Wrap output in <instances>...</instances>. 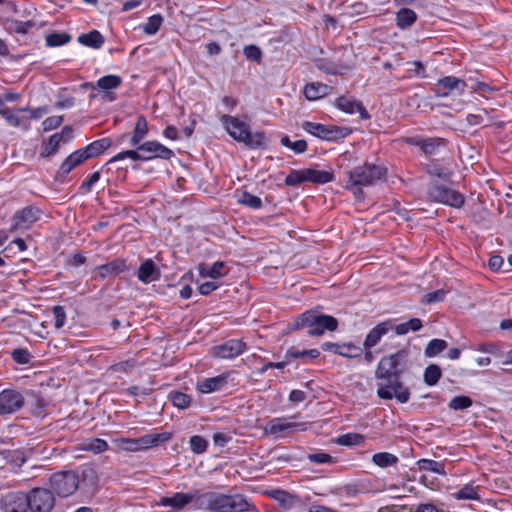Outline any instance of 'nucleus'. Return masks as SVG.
<instances>
[{
    "instance_id": "obj_1",
    "label": "nucleus",
    "mask_w": 512,
    "mask_h": 512,
    "mask_svg": "<svg viewBox=\"0 0 512 512\" xmlns=\"http://www.w3.org/2000/svg\"><path fill=\"white\" fill-rule=\"evenodd\" d=\"M158 506L182 510L192 505L195 510L213 512H248L254 506L241 494L226 495L218 492H204L190 489L187 492H176L172 496L161 497Z\"/></svg>"
},
{
    "instance_id": "obj_2",
    "label": "nucleus",
    "mask_w": 512,
    "mask_h": 512,
    "mask_svg": "<svg viewBox=\"0 0 512 512\" xmlns=\"http://www.w3.org/2000/svg\"><path fill=\"white\" fill-rule=\"evenodd\" d=\"M409 356L410 351L403 348L380 359L375 371L377 396L380 399L391 400L396 398L399 403L409 401L411 393L402 382L403 374L411 366Z\"/></svg>"
},
{
    "instance_id": "obj_3",
    "label": "nucleus",
    "mask_w": 512,
    "mask_h": 512,
    "mask_svg": "<svg viewBox=\"0 0 512 512\" xmlns=\"http://www.w3.org/2000/svg\"><path fill=\"white\" fill-rule=\"evenodd\" d=\"M220 121L227 133L237 142L244 143L250 149L267 148L269 140L264 132L252 133L250 126L235 116L224 114L220 117Z\"/></svg>"
},
{
    "instance_id": "obj_4",
    "label": "nucleus",
    "mask_w": 512,
    "mask_h": 512,
    "mask_svg": "<svg viewBox=\"0 0 512 512\" xmlns=\"http://www.w3.org/2000/svg\"><path fill=\"white\" fill-rule=\"evenodd\" d=\"M385 175V167L366 162L347 172L348 180L345 188L351 190L357 199H363L362 187L374 185Z\"/></svg>"
},
{
    "instance_id": "obj_5",
    "label": "nucleus",
    "mask_w": 512,
    "mask_h": 512,
    "mask_svg": "<svg viewBox=\"0 0 512 512\" xmlns=\"http://www.w3.org/2000/svg\"><path fill=\"white\" fill-rule=\"evenodd\" d=\"M307 328L310 336H320L325 331H335L338 321L335 317L319 313L316 310H308L302 313L293 324V329Z\"/></svg>"
},
{
    "instance_id": "obj_6",
    "label": "nucleus",
    "mask_w": 512,
    "mask_h": 512,
    "mask_svg": "<svg viewBox=\"0 0 512 512\" xmlns=\"http://www.w3.org/2000/svg\"><path fill=\"white\" fill-rule=\"evenodd\" d=\"M301 127L307 133L325 141H338L352 132L349 127L323 125L311 121H304Z\"/></svg>"
},
{
    "instance_id": "obj_7",
    "label": "nucleus",
    "mask_w": 512,
    "mask_h": 512,
    "mask_svg": "<svg viewBox=\"0 0 512 512\" xmlns=\"http://www.w3.org/2000/svg\"><path fill=\"white\" fill-rule=\"evenodd\" d=\"M427 194L430 200L442 203L453 208H460L464 204V196L450 187L433 182L429 185Z\"/></svg>"
},
{
    "instance_id": "obj_8",
    "label": "nucleus",
    "mask_w": 512,
    "mask_h": 512,
    "mask_svg": "<svg viewBox=\"0 0 512 512\" xmlns=\"http://www.w3.org/2000/svg\"><path fill=\"white\" fill-rule=\"evenodd\" d=\"M79 482V475L73 470L59 471L50 477V485L60 497L73 494L77 490Z\"/></svg>"
},
{
    "instance_id": "obj_9",
    "label": "nucleus",
    "mask_w": 512,
    "mask_h": 512,
    "mask_svg": "<svg viewBox=\"0 0 512 512\" xmlns=\"http://www.w3.org/2000/svg\"><path fill=\"white\" fill-rule=\"evenodd\" d=\"M31 512H50L55 505L53 493L46 488H34L27 494Z\"/></svg>"
},
{
    "instance_id": "obj_10",
    "label": "nucleus",
    "mask_w": 512,
    "mask_h": 512,
    "mask_svg": "<svg viewBox=\"0 0 512 512\" xmlns=\"http://www.w3.org/2000/svg\"><path fill=\"white\" fill-rule=\"evenodd\" d=\"M139 150L145 159L143 162L151 161L153 159L170 160L175 156V153L170 148L164 146L156 140L146 141L139 144Z\"/></svg>"
},
{
    "instance_id": "obj_11",
    "label": "nucleus",
    "mask_w": 512,
    "mask_h": 512,
    "mask_svg": "<svg viewBox=\"0 0 512 512\" xmlns=\"http://www.w3.org/2000/svg\"><path fill=\"white\" fill-rule=\"evenodd\" d=\"M41 215L42 211L38 207L26 206L14 213L11 230L28 229L40 219Z\"/></svg>"
},
{
    "instance_id": "obj_12",
    "label": "nucleus",
    "mask_w": 512,
    "mask_h": 512,
    "mask_svg": "<svg viewBox=\"0 0 512 512\" xmlns=\"http://www.w3.org/2000/svg\"><path fill=\"white\" fill-rule=\"evenodd\" d=\"M24 405V396L15 389L0 392V415L12 414Z\"/></svg>"
},
{
    "instance_id": "obj_13",
    "label": "nucleus",
    "mask_w": 512,
    "mask_h": 512,
    "mask_svg": "<svg viewBox=\"0 0 512 512\" xmlns=\"http://www.w3.org/2000/svg\"><path fill=\"white\" fill-rule=\"evenodd\" d=\"M467 87L468 82L465 80L455 76H446L437 81L434 91L437 97H447L453 91H457L459 95H462Z\"/></svg>"
},
{
    "instance_id": "obj_14",
    "label": "nucleus",
    "mask_w": 512,
    "mask_h": 512,
    "mask_svg": "<svg viewBox=\"0 0 512 512\" xmlns=\"http://www.w3.org/2000/svg\"><path fill=\"white\" fill-rule=\"evenodd\" d=\"M246 343L240 339H230L212 348L213 355L221 359H233L246 350Z\"/></svg>"
},
{
    "instance_id": "obj_15",
    "label": "nucleus",
    "mask_w": 512,
    "mask_h": 512,
    "mask_svg": "<svg viewBox=\"0 0 512 512\" xmlns=\"http://www.w3.org/2000/svg\"><path fill=\"white\" fill-rule=\"evenodd\" d=\"M1 509L3 512H27V494L20 491L7 493L1 498Z\"/></svg>"
},
{
    "instance_id": "obj_16",
    "label": "nucleus",
    "mask_w": 512,
    "mask_h": 512,
    "mask_svg": "<svg viewBox=\"0 0 512 512\" xmlns=\"http://www.w3.org/2000/svg\"><path fill=\"white\" fill-rule=\"evenodd\" d=\"M391 330H393V324L390 320L378 323L366 335L363 342L364 349H372L375 347L377 344H379L382 337Z\"/></svg>"
},
{
    "instance_id": "obj_17",
    "label": "nucleus",
    "mask_w": 512,
    "mask_h": 512,
    "mask_svg": "<svg viewBox=\"0 0 512 512\" xmlns=\"http://www.w3.org/2000/svg\"><path fill=\"white\" fill-rule=\"evenodd\" d=\"M335 105L338 109L348 114H353L357 111L360 115V118L363 120L370 119L371 117L361 102H358L350 97H338L336 99Z\"/></svg>"
},
{
    "instance_id": "obj_18",
    "label": "nucleus",
    "mask_w": 512,
    "mask_h": 512,
    "mask_svg": "<svg viewBox=\"0 0 512 512\" xmlns=\"http://www.w3.org/2000/svg\"><path fill=\"white\" fill-rule=\"evenodd\" d=\"M122 83V78L118 75H106L99 78L95 83H90L92 89H99L106 92V97L113 101L115 95L110 90L118 88Z\"/></svg>"
},
{
    "instance_id": "obj_19",
    "label": "nucleus",
    "mask_w": 512,
    "mask_h": 512,
    "mask_svg": "<svg viewBox=\"0 0 512 512\" xmlns=\"http://www.w3.org/2000/svg\"><path fill=\"white\" fill-rule=\"evenodd\" d=\"M86 160L87 156L84 155L81 149L74 151L61 163L59 170L57 172V177H66L74 168H76Z\"/></svg>"
},
{
    "instance_id": "obj_20",
    "label": "nucleus",
    "mask_w": 512,
    "mask_h": 512,
    "mask_svg": "<svg viewBox=\"0 0 512 512\" xmlns=\"http://www.w3.org/2000/svg\"><path fill=\"white\" fill-rule=\"evenodd\" d=\"M227 374H221L216 377L205 378L198 382L196 389L202 394H209L220 391L227 383Z\"/></svg>"
},
{
    "instance_id": "obj_21",
    "label": "nucleus",
    "mask_w": 512,
    "mask_h": 512,
    "mask_svg": "<svg viewBox=\"0 0 512 512\" xmlns=\"http://www.w3.org/2000/svg\"><path fill=\"white\" fill-rule=\"evenodd\" d=\"M332 90L333 87L327 84L321 82H311L305 85L303 93L307 100L315 101L329 95Z\"/></svg>"
},
{
    "instance_id": "obj_22",
    "label": "nucleus",
    "mask_w": 512,
    "mask_h": 512,
    "mask_svg": "<svg viewBox=\"0 0 512 512\" xmlns=\"http://www.w3.org/2000/svg\"><path fill=\"white\" fill-rule=\"evenodd\" d=\"M126 268V261L124 259H115L96 267V272L100 278H106L108 276H117L125 271Z\"/></svg>"
},
{
    "instance_id": "obj_23",
    "label": "nucleus",
    "mask_w": 512,
    "mask_h": 512,
    "mask_svg": "<svg viewBox=\"0 0 512 512\" xmlns=\"http://www.w3.org/2000/svg\"><path fill=\"white\" fill-rule=\"evenodd\" d=\"M304 424L288 421L284 417L274 418L267 424L266 431L279 436L282 432L302 427Z\"/></svg>"
},
{
    "instance_id": "obj_24",
    "label": "nucleus",
    "mask_w": 512,
    "mask_h": 512,
    "mask_svg": "<svg viewBox=\"0 0 512 512\" xmlns=\"http://www.w3.org/2000/svg\"><path fill=\"white\" fill-rule=\"evenodd\" d=\"M112 144V140L109 137L101 138L92 143L88 144L86 147L80 148L84 155L87 156V160L93 157H97L102 154L105 150H107Z\"/></svg>"
},
{
    "instance_id": "obj_25",
    "label": "nucleus",
    "mask_w": 512,
    "mask_h": 512,
    "mask_svg": "<svg viewBox=\"0 0 512 512\" xmlns=\"http://www.w3.org/2000/svg\"><path fill=\"white\" fill-rule=\"evenodd\" d=\"M305 178L306 182L323 185L334 180V173L326 170H316L313 168H306Z\"/></svg>"
},
{
    "instance_id": "obj_26",
    "label": "nucleus",
    "mask_w": 512,
    "mask_h": 512,
    "mask_svg": "<svg viewBox=\"0 0 512 512\" xmlns=\"http://www.w3.org/2000/svg\"><path fill=\"white\" fill-rule=\"evenodd\" d=\"M316 67L320 71L330 75H343L344 72L349 69L347 65L334 62L326 58L318 59L316 62Z\"/></svg>"
},
{
    "instance_id": "obj_27",
    "label": "nucleus",
    "mask_w": 512,
    "mask_h": 512,
    "mask_svg": "<svg viewBox=\"0 0 512 512\" xmlns=\"http://www.w3.org/2000/svg\"><path fill=\"white\" fill-rule=\"evenodd\" d=\"M417 14L410 8H401L396 13V25L401 30L409 29L417 21Z\"/></svg>"
},
{
    "instance_id": "obj_28",
    "label": "nucleus",
    "mask_w": 512,
    "mask_h": 512,
    "mask_svg": "<svg viewBox=\"0 0 512 512\" xmlns=\"http://www.w3.org/2000/svg\"><path fill=\"white\" fill-rule=\"evenodd\" d=\"M272 498L285 510L296 508V504L300 503V499L284 490H274L271 494Z\"/></svg>"
},
{
    "instance_id": "obj_29",
    "label": "nucleus",
    "mask_w": 512,
    "mask_h": 512,
    "mask_svg": "<svg viewBox=\"0 0 512 512\" xmlns=\"http://www.w3.org/2000/svg\"><path fill=\"white\" fill-rule=\"evenodd\" d=\"M159 272L151 259L145 260L139 267L137 277L143 283H150L156 280Z\"/></svg>"
},
{
    "instance_id": "obj_30",
    "label": "nucleus",
    "mask_w": 512,
    "mask_h": 512,
    "mask_svg": "<svg viewBox=\"0 0 512 512\" xmlns=\"http://www.w3.org/2000/svg\"><path fill=\"white\" fill-rule=\"evenodd\" d=\"M78 42L83 46L99 49L104 44L105 38L98 30H92L88 33L79 35Z\"/></svg>"
},
{
    "instance_id": "obj_31",
    "label": "nucleus",
    "mask_w": 512,
    "mask_h": 512,
    "mask_svg": "<svg viewBox=\"0 0 512 512\" xmlns=\"http://www.w3.org/2000/svg\"><path fill=\"white\" fill-rule=\"evenodd\" d=\"M148 122L144 116H139L136 120L133 135L130 138V145H139L148 134Z\"/></svg>"
},
{
    "instance_id": "obj_32",
    "label": "nucleus",
    "mask_w": 512,
    "mask_h": 512,
    "mask_svg": "<svg viewBox=\"0 0 512 512\" xmlns=\"http://www.w3.org/2000/svg\"><path fill=\"white\" fill-rule=\"evenodd\" d=\"M0 115L5 119L8 125L13 127H21L24 130L29 129V122L20 118L17 113L8 107L0 108Z\"/></svg>"
},
{
    "instance_id": "obj_33",
    "label": "nucleus",
    "mask_w": 512,
    "mask_h": 512,
    "mask_svg": "<svg viewBox=\"0 0 512 512\" xmlns=\"http://www.w3.org/2000/svg\"><path fill=\"white\" fill-rule=\"evenodd\" d=\"M224 267H225V264L222 261H217V262L213 263L212 266L200 264L199 265V274L201 277H210L212 279L217 280L225 275L222 272V269Z\"/></svg>"
},
{
    "instance_id": "obj_34",
    "label": "nucleus",
    "mask_w": 512,
    "mask_h": 512,
    "mask_svg": "<svg viewBox=\"0 0 512 512\" xmlns=\"http://www.w3.org/2000/svg\"><path fill=\"white\" fill-rule=\"evenodd\" d=\"M108 443L100 438H93L84 441L81 444V450L100 454L108 450Z\"/></svg>"
},
{
    "instance_id": "obj_35",
    "label": "nucleus",
    "mask_w": 512,
    "mask_h": 512,
    "mask_svg": "<svg viewBox=\"0 0 512 512\" xmlns=\"http://www.w3.org/2000/svg\"><path fill=\"white\" fill-rule=\"evenodd\" d=\"M168 399L173 406L182 410L190 407L192 403V397L180 391H171L168 395Z\"/></svg>"
},
{
    "instance_id": "obj_36",
    "label": "nucleus",
    "mask_w": 512,
    "mask_h": 512,
    "mask_svg": "<svg viewBox=\"0 0 512 512\" xmlns=\"http://www.w3.org/2000/svg\"><path fill=\"white\" fill-rule=\"evenodd\" d=\"M398 461H399V459L396 455L388 453V452H379V453H375L372 456V462L381 468L393 466V465L397 464Z\"/></svg>"
},
{
    "instance_id": "obj_37",
    "label": "nucleus",
    "mask_w": 512,
    "mask_h": 512,
    "mask_svg": "<svg viewBox=\"0 0 512 512\" xmlns=\"http://www.w3.org/2000/svg\"><path fill=\"white\" fill-rule=\"evenodd\" d=\"M441 376V368L436 364H430L424 370L423 379L428 386H434L438 383Z\"/></svg>"
},
{
    "instance_id": "obj_38",
    "label": "nucleus",
    "mask_w": 512,
    "mask_h": 512,
    "mask_svg": "<svg viewBox=\"0 0 512 512\" xmlns=\"http://www.w3.org/2000/svg\"><path fill=\"white\" fill-rule=\"evenodd\" d=\"M422 326V321L419 318H412L407 322L393 326V329L397 335H405L409 331H419Z\"/></svg>"
},
{
    "instance_id": "obj_39",
    "label": "nucleus",
    "mask_w": 512,
    "mask_h": 512,
    "mask_svg": "<svg viewBox=\"0 0 512 512\" xmlns=\"http://www.w3.org/2000/svg\"><path fill=\"white\" fill-rule=\"evenodd\" d=\"M448 346V343L443 339H432L428 342L424 354L426 357L432 358L443 352Z\"/></svg>"
},
{
    "instance_id": "obj_40",
    "label": "nucleus",
    "mask_w": 512,
    "mask_h": 512,
    "mask_svg": "<svg viewBox=\"0 0 512 512\" xmlns=\"http://www.w3.org/2000/svg\"><path fill=\"white\" fill-rule=\"evenodd\" d=\"M420 470L431 471L439 475H445L444 464L432 459H420L417 461Z\"/></svg>"
},
{
    "instance_id": "obj_41",
    "label": "nucleus",
    "mask_w": 512,
    "mask_h": 512,
    "mask_svg": "<svg viewBox=\"0 0 512 512\" xmlns=\"http://www.w3.org/2000/svg\"><path fill=\"white\" fill-rule=\"evenodd\" d=\"M132 146L135 147V149H133V150H125V151H122V152L118 153L117 155L112 157L107 162V164H110V163H113V162H116V161H120V160H124L126 158H129V159H131L133 161H142V159H145V157L142 156V153L139 150V145H132Z\"/></svg>"
},
{
    "instance_id": "obj_42",
    "label": "nucleus",
    "mask_w": 512,
    "mask_h": 512,
    "mask_svg": "<svg viewBox=\"0 0 512 512\" xmlns=\"http://www.w3.org/2000/svg\"><path fill=\"white\" fill-rule=\"evenodd\" d=\"M45 41L46 45L49 47H58L69 43L71 41V35L66 32H53L45 37Z\"/></svg>"
},
{
    "instance_id": "obj_43",
    "label": "nucleus",
    "mask_w": 512,
    "mask_h": 512,
    "mask_svg": "<svg viewBox=\"0 0 512 512\" xmlns=\"http://www.w3.org/2000/svg\"><path fill=\"white\" fill-rule=\"evenodd\" d=\"M58 135H52L47 141L43 142V148L40 153L41 158H47L55 155L60 148V142L57 140Z\"/></svg>"
},
{
    "instance_id": "obj_44",
    "label": "nucleus",
    "mask_w": 512,
    "mask_h": 512,
    "mask_svg": "<svg viewBox=\"0 0 512 512\" xmlns=\"http://www.w3.org/2000/svg\"><path fill=\"white\" fill-rule=\"evenodd\" d=\"M238 203L245 205L252 209H260L262 207V200L260 197L253 195L247 191H243L238 198Z\"/></svg>"
},
{
    "instance_id": "obj_45",
    "label": "nucleus",
    "mask_w": 512,
    "mask_h": 512,
    "mask_svg": "<svg viewBox=\"0 0 512 512\" xmlns=\"http://www.w3.org/2000/svg\"><path fill=\"white\" fill-rule=\"evenodd\" d=\"M208 441L201 435H193L189 439V447L195 454H203L207 451Z\"/></svg>"
},
{
    "instance_id": "obj_46",
    "label": "nucleus",
    "mask_w": 512,
    "mask_h": 512,
    "mask_svg": "<svg viewBox=\"0 0 512 512\" xmlns=\"http://www.w3.org/2000/svg\"><path fill=\"white\" fill-rule=\"evenodd\" d=\"M280 144L292 149L296 154H302L307 150V142L305 140L291 141L287 135L281 137Z\"/></svg>"
},
{
    "instance_id": "obj_47",
    "label": "nucleus",
    "mask_w": 512,
    "mask_h": 512,
    "mask_svg": "<svg viewBox=\"0 0 512 512\" xmlns=\"http://www.w3.org/2000/svg\"><path fill=\"white\" fill-rule=\"evenodd\" d=\"M162 22V16L160 14H154L147 19V22L143 26V31L148 35H154L160 29Z\"/></svg>"
},
{
    "instance_id": "obj_48",
    "label": "nucleus",
    "mask_w": 512,
    "mask_h": 512,
    "mask_svg": "<svg viewBox=\"0 0 512 512\" xmlns=\"http://www.w3.org/2000/svg\"><path fill=\"white\" fill-rule=\"evenodd\" d=\"M35 25L33 20H12L9 24V30L17 34H26L30 29L34 28Z\"/></svg>"
},
{
    "instance_id": "obj_49",
    "label": "nucleus",
    "mask_w": 512,
    "mask_h": 512,
    "mask_svg": "<svg viewBox=\"0 0 512 512\" xmlns=\"http://www.w3.org/2000/svg\"><path fill=\"white\" fill-rule=\"evenodd\" d=\"M303 182H306L304 169L291 170L284 180L285 185L290 187H296Z\"/></svg>"
},
{
    "instance_id": "obj_50",
    "label": "nucleus",
    "mask_w": 512,
    "mask_h": 512,
    "mask_svg": "<svg viewBox=\"0 0 512 512\" xmlns=\"http://www.w3.org/2000/svg\"><path fill=\"white\" fill-rule=\"evenodd\" d=\"M363 349L353 343H343L338 351V355L346 358H356L361 356Z\"/></svg>"
},
{
    "instance_id": "obj_51",
    "label": "nucleus",
    "mask_w": 512,
    "mask_h": 512,
    "mask_svg": "<svg viewBox=\"0 0 512 512\" xmlns=\"http://www.w3.org/2000/svg\"><path fill=\"white\" fill-rule=\"evenodd\" d=\"M472 404L473 401L469 396L461 395L452 398L448 404V407L452 410H464L471 407Z\"/></svg>"
},
{
    "instance_id": "obj_52",
    "label": "nucleus",
    "mask_w": 512,
    "mask_h": 512,
    "mask_svg": "<svg viewBox=\"0 0 512 512\" xmlns=\"http://www.w3.org/2000/svg\"><path fill=\"white\" fill-rule=\"evenodd\" d=\"M320 355V351L318 349H309V350H297L294 347H291L287 350L285 358L297 359L309 356L311 358H317Z\"/></svg>"
},
{
    "instance_id": "obj_53",
    "label": "nucleus",
    "mask_w": 512,
    "mask_h": 512,
    "mask_svg": "<svg viewBox=\"0 0 512 512\" xmlns=\"http://www.w3.org/2000/svg\"><path fill=\"white\" fill-rule=\"evenodd\" d=\"M466 82H468V87L472 91H478L483 96H485L487 93H492L496 90L494 87L490 86L489 84L482 82V81L474 80L472 77H469Z\"/></svg>"
},
{
    "instance_id": "obj_54",
    "label": "nucleus",
    "mask_w": 512,
    "mask_h": 512,
    "mask_svg": "<svg viewBox=\"0 0 512 512\" xmlns=\"http://www.w3.org/2000/svg\"><path fill=\"white\" fill-rule=\"evenodd\" d=\"M444 140L442 138L437 137H427L425 138V143L422 152L426 155H434L436 154L438 148L443 145Z\"/></svg>"
},
{
    "instance_id": "obj_55",
    "label": "nucleus",
    "mask_w": 512,
    "mask_h": 512,
    "mask_svg": "<svg viewBox=\"0 0 512 512\" xmlns=\"http://www.w3.org/2000/svg\"><path fill=\"white\" fill-rule=\"evenodd\" d=\"M11 357L12 359L20 365H26L29 364L32 355L26 348H16L13 351H11Z\"/></svg>"
},
{
    "instance_id": "obj_56",
    "label": "nucleus",
    "mask_w": 512,
    "mask_h": 512,
    "mask_svg": "<svg viewBox=\"0 0 512 512\" xmlns=\"http://www.w3.org/2000/svg\"><path fill=\"white\" fill-rule=\"evenodd\" d=\"M477 487H475L472 483L466 484L464 487H462L460 490L455 492L453 496L456 499H477Z\"/></svg>"
},
{
    "instance_id": "obj_57",
    "label": "nucleus",
    "mask_w": 512,
    "mask_h": 512,
    "mask_svg": "<svg viewBox=\"0 0 512 512\" xmlns=\"http://www.w3.org/2000/svg\"><path fill=\"white\" fill-rule=\"evenodd\" d=\"M363 441V436L357 433H347L338 437L337 443L344 446L359 445Z\"/></svg>"
},
{
    "instance_id": "obj_58",
    "label": "nucleus",
    "mask_w": 512,
    "mask_h": 512,
    "mask_svg": "<svg viewBox=\"0 0 512 512\" xmlns=\"http://www.w3.org/2000/svg\"><path fill=\"white\" fill-rule=\"evenodd\" d=\"M307 458L310 462L316 464H331L335 462V458L325 452L308 454Z\"/></svg>"
},
{
    "instance_id": "obj_59",
    "label": "nucleus",
    "mask_w": 512,
    "mask_h": 512,
    "mask_svg": "<svg viewBox=\"0 0 512 512\" xmlns=\"http://www.w3.org/2000/svg\"><path fill=\"white\" fill-rule=\"evenodd\" d=\"M244 56L251 61L260 62L262 58V51L256 45H247L243 49Z\"/></svg>"
},
{
    "instance_id": "obj_60",
    "label": "nucleus",
    "mask_w": 512,
    "mask_h": 512,
    "mask_svg": "<svg viewBox=\"0 0 512 512\" xmlns=\"http://www.w3.org/2000/svg\"><path fill=\"white\" fill-rule=\"evenodd\" d=\"M445 295H446V292L443 289L428 292L424 295L423 302H425L426 304L441 302L444 300Z\"/></svg>"
},
{
    "instance_id": "obj_61",
    "label": "nucleus",
    "mask_w": 512,
    "mask_h": 512,
    "mask_svg": "<svg viewBox=\"0 0 512 512\" xmlns=\"http://www.w3.org/2000/svg\"><path fill=\"white\" fill-rule=\"evenodd\" d=\"M63 122V116H50L42 122L43 130L45 132L51 131L59 127Z\"/></svg>"
},
{
    "instance_id": "obj_62",
    "label": "nucleus",
    "mask_w": 512,
    "mask_h": 512,
    "mask_svg": "<svg viewBox=\"0 0 512 512\" xmlns=\"http://www.w3.org/2000/svg\"><path fill=\"white\" fill-rule=\"evenodd\" d=\"M54 326L60 329L64 326L66 320V313L62 306L58 305L53 308Z\"/></svg>"
},
{
    "instance_id": "obj_63",
    "label": "nucleus",
    "mask_w": 512,
    "mask_h": 512,
    "mask_svg": "<svg viewBox=\"0 0 512 512\" xmlns=\"http://www.w3.org/2000/svg\"><path fill=\"white\" fill-rule=\"evenodd\" d=\"M219 286H220L219 282L216 281L215 279L212 281H206L199 285L198 292L201 295L206 296V295H209L210 293H212L213 291H215L216 289H218Z\"/></svg>"
},
{
    "instance_id": "obj_64",
    "label": "nucleus",
    "mask_w": 512,
    "mask_h": 512,
    "mask_svg": "<svg viewBox=\"0 0 512 512\" xmlns=\"http://www.w3.org/2000/svg\"><path fill=\"white\" fill-rule=\"evenodd\" d=\"M150 435L152 438L153 446L155 447L170 441L173 437V432L152 433Z\"/></svg>"
}]
</instances>
